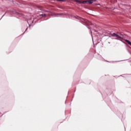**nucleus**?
<instances>
[{
    "instance_id": "nucleus-1",
    "label": "nucleus",
    "mask_w": 131,
    "mask_h": 131,
    "mask_svg": "<svg viewBox=\"0 0 131 131\" xmlns=\"http://www.w3.org/2000/svg\"><path fill=\"white\" fill-rule=\"evenodd\" d=\"M112 36H114V37H116L115 38V39H118V40H120V39H123V38L118 35H117V34H115V33H113L112 34Z\"/></svg>"
},
{
    "instance_id": "nucleus-2",
    "label": "nucleus",
    "mask_w": 131,
    "mask_h": 131,
    "mask_svg": "<svg viewBox=\"0 0 131 131\" xmlns=\"http://www.w3.org/2000/svg\"><path fill=\"white\" fill-rule=\"evenodd\" d=\"M94 0H89L88 1L89 4H93Z\"/></svg>"
},
{
    "instance_id": "nucleus-3",
    "label": "nucleus",
    "mask_w": 131,
    "mask_h": 131,
    "mask_svg": "<svg viewBox=\"0 0 131 131\" xmlns=\"http://www.w3.org/2000/svg\"><path fill=\"white\" fill-rule=\"evenodd\" d=\"M76 2H77L79 4H84V3H85V2H80V1H76Z\"/></svg>"
},
{
    "instance_id": "nucleus-4",
    "label": "nucleus",
    "mask_w": 131,
    "mask_h": 131,
    "mask_svg": "<svg viewBox=\"0 0 131 131\" xmlns=\"http://www.w3.org/2000/svg\"><path fill=\"white\" fill-rule=\"evenodd\" d=\"M59 1H62V0H59Z\"/></svg>"
}]
</instances>
